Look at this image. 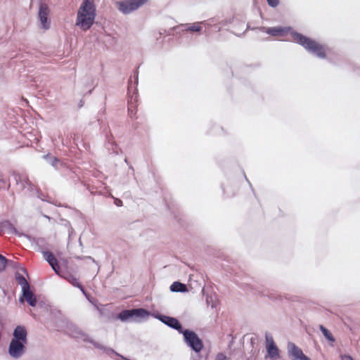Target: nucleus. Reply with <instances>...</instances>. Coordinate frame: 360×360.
Listing matches in <instances>:
<instances>
[{
	"instance_id": "7c9ffc66",
	"label": "nucleus",
	"mask_w": 360,
	"mask_h": 360,
	"mask_svg": "<svg viewBox=\"0 0 360 360\" xmlns=\"http://www.w3.org/2000/svg\"><path fill=\"white\" fill-rule=\"evenodd\" d=\"M115 204L117 205V206H122V200H119V199H116L115 200Z\"/></svg>"
},
{
	"instance_id": "39448f33",
	"label": "nucleus",
	"mask_w": 360,
	"mask_h": 360,
	"mask_svg": "<svg viewBox=\"0 0 360 360\" xmlns=\"http://www.w3.org/2000/svg\"><path fill=\"white\" fill-rule=\"evenodd\" d=\"M71 328H72V331L70 333V335L72 336H73L75 338H84V340L89 341L91 343H92L94 345V346L95 347L101 349V351H103L105 354H106L109 356H112V355H116L117 356H120L122 359H124V357L123 356H122L121 354L117 353L113 349H112L110 347H106V346H105V345H102L101 343H98L97 342L88 340L87 338H86V335L84 333H82L76 326H72Z\"/></svg>"
},
{
	"instance_id": "aec40b11",
	"label": "nucleus",
	"mask_w": 360,
	"mask_h": 360,
	"mask_svg": "<svg viewBox=\"0 0 360 360\" xmlns=\"http://www.w3.org/2000/svg\"><path fill=\"white\" fill-rule=\"evenodd\" d=\"M320 330L322 332L324 337L327 340H328L329 341L333 342L335 341V338H333V335L330 333V332L327 328H326L324 326L321 325Z\"/></svg>"
},
{
	"instance_id": "bb28decb",
	"label": "nucleus",
	"mask_w": 360,
	"mask_h": 360,
	"mask_svg": "<svg viewBox=\"0 0 360 360\" xmlns=\"http://www.w3.org/2000/svg\"><path fill=\"white\" fill-rule=\"evenodd\" d=\"M268 4L271 7H276L279 4V0H266Z\"/></svg>"
},
{
	"instance_id": "6e6552de",
	"label": "nucleus",
	"mask_w": 360,
	"mask_h": 360,
	"mask_svg": "<svg viewBox=\"0 0 360 360\" xmlns=\"http://www.w3.org/2000/svg\"><path fill=\"white\" fill-rule=\"evenodd\" d=\"M25 345L26 344L11 340L8 349V354L14 359L21 358L25 352Z\"/></svg>"
},
{
	"instance_id": "473e14b6",
	"label": "nucleus",
	"mask_w": 360,
	"mask_h": 360,
	"mask_svg": "<svg viewBox=\"0 0 360 360\" xmlns=\"http://www.w3.org/2000/svg\"><path fill=\"white\" fill-rule=\"evenodd\" d=\"M54 161H55V162H58V160L57 158H55V159H54Z\"/></svg>"
},
{
	"instance_id": "9d476101",
	"label": "nucleus",
	"mask_w": 360,
	"mask_h": 360,
	"mask_svg": "<svg viewBox=\"0 0 360 360\" xmlns=\"http://www.w3.org/2000/svg\"><path fill=\"white\" fill-rule=\"evenodd\" d=\"M50 9L47 4L41 3L39 5L38 18L41 24L42 28L48 30L50 28L51 20L49 18Z\"/></svg>"
},
{
	"instance_id": "393cba45",
	"label": "nucleus",
	"mask_w": 360,
	"mask_h": 360,
	"mask_svg": "<svg viewBox=\"0 0 360 360\" xmlns=\"http://www.w3.org/2000/svg\"><path fill=\"white\" fill-rule=\"evenodd\" d=\"M206 302L207 304H210L212 308H214L216 307L215 303L212 300V296H207L206 298Z\"/></svg>"
},
{
	"instance_id": "c756f323",
	"label": "nucleus",
	"mask_w": 360,
	"mask_h": 360,
	"mask_svg": "<svg viewBox=\"0 0 360 360\" xmlns=\"http://www.w3.org/2000/svg\"><path fill=\"white\" fill-rule=\"evenodd\" d=\"M342 360H354V359L349 355H343V356H342Z\"/></svg>"
},
{
	"instance_id": "a211bd4d",
	"label": "nucleus",
	"mask_w": 360,
	"mask_h": 360,
	"mask_svg": "<svg viewBox=\"0 0 360 360\" xmlns=\"http://www.w3.org/2000/svg\"><path fill=\"white\" fill-rule=\"evenodd\" d=\"M169 288L172 292H184L188 291L186 285L178 281L174 282L170 285Z\"/></svg>"
},
{
	"instance_id": "f257e3e1",
	"label": "nucleus",
	"mask_w": 360,
	"mask_h": 360,
	"mask_svg": "<svg viewBox=\"0 0 360 360\" xmlns=\"http://www.w3.org/2000/svg\"><path fill=\"white\" fill-rule=\"evenodd\" d=\"M96 15L94 0H84L77 11L76 25L86 31L94 23Z\"/></svg>"
},
{
	"instance_id": "5701e85b",
	"label": "nucleus",
	"mask_w": 360,
	"mask_h": 360,
	"mask_svg": "<svg viewBox=\"0 0 360 360\" xmlns=\"http://www.w3.org/2000/svg\"><path fill=\"white\" fill-rule=\"evenodd\" d=\"M6 259L0 255V272L4 271L6 266Z\"/></svg>"
},
{
	"instance_id": "412c9836",
	"label": "nucleus",
	"mask_w": 360,
	"mask_h": 360,
	"mask_svg": "<svg viewBox=\"0 0 360 360\" xmlns=\"http://www.w3.org/2000/svg\"><path fill=\"white\" fill-rule=\"evenodd\" d=\"M201 29L200 22H195L189 25L186 30L190 32H200Z\"/></svg>"
},
{
	"instance_id": "7ed1b4c3",
	"label": "nucleus",
	"mask_w": 360,
	"mask_h": 360,
	"mask_svg": "<svg viewBox=\"0 0 360 360\" xmlns=\"http://www.w3.org/2000/svg\"><path fill=\"white\" fill-rule=\"evenodd\" d=\"M6 233L8 234H15L19 237L26 238L32 245H34L37 250L44 251L48 248V244L45 238L37 237L32 234L30 231L24 232L21 230V226H6Z\"/></svg>"
},
{
	"instance_id": "423d86ee",
	"label": "nucleus",
	"mask_w": 360,
	"mask_h": 360,
	"mask_svg": "<svg viewBox=\"0 0 360 360\" xmlns=\"http://www.w3.org/2000/svg\"><path fill=\"white\" fill-rule=\"evenodd\" d=\"M148 0H122L115 3L117 8L123 14H129L147 3Z\"/></svg>"
},
{
	"instance_id": "20e7f679",
	"label": "nucleus",
	"mask_w": 360,
	"mask_h": 360,
	"mask_svg": "<svg viewBox=\"0 0 360 360\" xmlns=\"http://www.w3.org/2000/svg\"><path fill=\"white\" fill-rule=\"evenodd\" d=\"M150 315L146 309L139 308L133 309H125L118 314V319L122 321H131L139 323L143 320L147 319Z\"/></svg>"
},
{
	"instance_id": "72a5a7b5",
	"label": "nucleus",
	"mask_w": 360,
	"mask_h": 360,
	"mask_svg": "<svg viewBox=\"0 0 360 360\" xmlns=\"http://www.w3.org/2000/svg\"><path fill=\"white\" fill-rule=\"evenodd\" d=\"M85 297L87 298V300H89V297H88V295H86V296H85Z\"/></svg>"
},
{
	"instance_id": "9b49d317",
	"label": "nucleus",
	"mask_w": 360,
	"mask_h": 360,
	"mask_svg": "<svg viewBox=\"0 0 360 360\" xmlns=\"http://www.w3.org/2000/svg\"><path fill=\"white\" fill-rule=\"evenodd\" d=\"M288 352L292 360H309L302 350L292 342L288 344Z\"/></svg>"
},
{
	"instance_id": "2f4dec72",
	"label": "nucleus",
	"mask_w": 360,
	"mask_h": 360,
	"mask_svg": "<svg viewBox=\"0 0 360 360\" xmlns=\"http://www.w3.org/2000/svg\"><path fill=\"white\" fill-rule=\"evenodd\" d=\"M68 233H69V237L71 238L72 237V233H73V229L72 227H71L69 230H68Z\"/></svg>"
},
{
	"instance_id": "f3484780",
	"label": "nucleus",
	"mask_w": 360,
	"mask_h": 360,
	"mask_svg": "<svg viewBox=\"0 0 360 360\" xmlns=\"http://www.w3.org/2000/svg\"><path fill=\"white\" fill-rule=\"evenodd\" d=\"M132 99L133 98H131V100L128 101V112L129 117L131 119H134L136 118V115L137 112L136 96H135L134 101H132Z\"/></svg>"
},
{
	"instance_id": "6ab92c4d",
	"label": "nucleus",
	"mask_w": 360,
	"mask_h": 360,
	"mask_svg": "<svg viewBox=\"0 0 360 360\" xmlns=\"http://www.w3.org/2000/svg\"><path fill=\"white\" fill-rule=\"evenodd\" d=\"M15 279L18 283L21 286L22 290H26L30 288L28 282L22 275L20 274H16Z\"/></svg>"
},
{
	"instance_id": "cd10ccee",
	"label": "nucleus",
	"mask_w": 360,
	"mask_h": 360,
	"mask_svg": "<svg viewBox=\"0 0 360 360\" xmlns=\"http://www.w3.org/2000/svg\"><path fill=\"white\" fill-rule=\"evenodd\" d=\"M214 360H228L227 357L222 353L217 354Z\"/></svg>"
},
{
	"instance_id": "a878e982",
	"label": "nucleus",
	"mask_w": 360,
	"mask_h": 360,
	"mask_svg": "<svg viewBox=\"0 0 360 360\" xmlns=\"http://www.w3.org/2000/svg\"><path fill=\"white\" fill-rule=\"evenodd\" d=\"M53 270L55 271V273L60 276V277H62V276L64 275V274H62L60 271V266L58 265V264H56V266L52 267Z\"/></svg>"
},
{
	"instance_id": "4468645a",
	"label": "nucleus",
	"mask_w": 360,
	"mask_h": 360,
	"mask_svg": "<svg viewBox=\"0 0 360 360\" xmlns=\"http://www.w3.org/2000/svg\"><path fill=\"white\" fill-rule=\"evenodd\" d=\"M62 278L67 280L70 283H71L73 286L78 288L84 296H86V292L85 291L83 286L79 283L78 279L71 274H64L62 276Z\"/></svg>"
},
{
	"instance_id": "1a4fd4ad",
	"label": "nucleus",
	"mask_w": 360,
	"mask_h": 360,
	"mask_svg": "<svg viewBox=\"0 0 360 360\" xmlns=\"http://www.w3.org/2000/svg\"><path fill=\"white\" fill-rule=\"evenodd\" d=\"M152 316L167 326L176 330L179 333L182 332V326L176 318L155 313L153 314Z\"/></svg>"
},
{
	"instance_id": "2eb2a0df",
	"label": "nucleus",
	"mask_w": 360,
	"mask_h": 360,
	"mask_svg": "<svg viewBox=\"0 0 360 360\" xmlns=\"http://www.w3.org/2000/svg\"><path fill=\"white\" fill-rule=\"evenodd\" d=\"M22 297L30 306L34 307L37 304V300L34 294L30 291V288L22 290Z\"/></svg>"
},
{
	"instance_id": "b1692460",
	"label": "nucleus",
	"mask_w": 360,
	"mask_h": 360,
	"mask_svg": "<svg viewBox=\"0 0 360 360\" xmlns=\"http://www.w3.org/2000/svg\"><path fill=\"white\" fill-rule=\"evenodd\" d=\"M75 258L77 259H87V260H90L91 262L93 263H95V264H97L96 262L95 261V259L91 257V256H77L75 257Z\"/></svg>"
},
{
	"instance_id": "f03ea898",
	"label": "nucleus",
	"mask_w": 360,
	"mask_h": 360,
	"mask_svg": "<svg viewBox=\"0 0 360 360\" xmlns=\"http://www.w3.org/2000/svg\"><path fill=\"white\" fill-rule=\"evenodd\" d=\"M292 38L294 41L302 45L309 52L315 54L321 58H326V53L324 46L316 41L297 32L292 33Z\"/></svg>"
},
{
	"instance_id": "f704fd0d",
	"label": "nucleus",
	"mask_w": 360,
	"mask_h": 360,
	"mask_svg": "<svg viewBox=\"0 0 360 360\" xmlns=\"http://www.w3.org/2000/svg\"><path fill=\"white\" fill-rule=\"evenodd\" d=\"M309 360H311V359H309Z\"/></svg>"
},
{
	"instance_id": "dca6fc26",
	"label": "nucleus",
	"mask_w": 360,
	"mask_h": 360,
	"mask_svg": "<svg viewBox=\"0 0 360 360\" xmlns=\"http://www.w3.org/2000/svg\"><path fill=\"white\" fill-rule=\"evenodd\" d=\"M288 32L286 28L275 27L267 28L266 32L271 36H283Z\"/></svg>"
},
{
	"instance_id": "ddd939ff",
	"label": "nucleus",
	"mask_w": 360,
	"mask_h": 360,
	"mask_svg": "<svg viewBox=\"0 0 360 360\" xmlns=\"http://www.w3.org/2000/svg\"><path fill=\"white\" fill-rule=\"evenodd\" d=\"M11 340L17 341L23 344L27 343V332L25 326H18L15 328L13 333Z\"/></svg>"
},
{
	"instance_id": "f8f14e48",
	"label": "nucleus",
	"mask_w": 360,
	"mask_h": 360,
	"mask_svg": "<svg viewBox=\"0 0 360 360\" xmlns=\"http://www.w3.org/2000/svg\"><path fill=\"white\" fill-rule=\"evenodd\" d=\"M265 339L266 343V348L269 356L271 359L278 358L279 356L278 349L275 345L273 337L271 335L266 333Z\"/></svg>"
},
{
	"instance_id": "4be33fe9",
	"label": "nucleus",
	"mask_w": 360,
	"mask_h": 360,
	"mask_svg": "<svg viewBox=\"0 0 360 360\" xmlns=\"http://www.w3.org/2000/svg\"><path fill=\"white\" fill-rule=\"evenodd\" d=\"M41 252L43 254L44 258L47 262L55 257L54 255L51 252L42 251Z\"/></svg>"
},
{
	"instance_id": "c85d7f7f",
	"label": "nucleus",
	"mask_w": 360,
	"mask_h": 360,
	"mask_svg": "<svg viewBox=\"0 0 360 360\" xmlns=\"http://www.w3.org/2000/svg\"><path fill=\"white\" fill-rule=\"evenodd\" d=\"M48 263L51 266V268L56 266V264H58V260L56 259V257H54L53 259L49 261Z\"/></svg>"
},
{
	"instance_id": "0eeeda50",
	"label": "nucleus",
	"mask_w": 360,
	"mask_h": 360,
	"mask_svg": "<svg viewBox=\"0 0 360 360\" xmlns=\"http://www.w3.org/2000/svg\"><path fill=\"white\" fill-rule=\"evenodd\" d=\"M184 335L186 343L195 352H199L203 347L202 340L198 338L197 334L189 330H183L181 333Z\"/></svg>"
}]
</instances>
